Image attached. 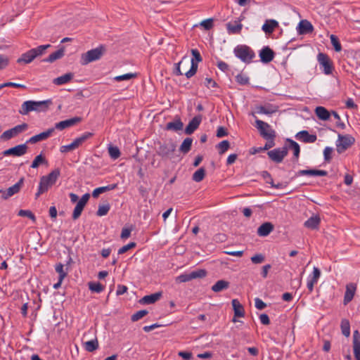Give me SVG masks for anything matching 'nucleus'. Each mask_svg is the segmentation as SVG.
I'll return each instance as SVG.
<instances>
[{
    "mask_svg": "<svg viewBox=\"0 0 360 360\" xmlns=\"http://www.w3.org/2000/svg\"><path fill=\"white\" fill-rule=\"evenodd\" d=\"M53 102L51 99L41 101H26L22 103L18 112L22 115H28L30 112L35 111L37 112H46Z\"/></svg>",
    "mask_w": 360,
    "mask_h": 360,
    "instance_id": "nucleus-1",
    "label": "nucleus"
},
{
    "mask_svg": "<svg viewBox=\"0 0 360 360\" xmlns=\"http://www.w3.org/2000/svg\"><path fill=\"white\" fill-rule=\"evenodd\" d=\"M60 174V171L57 168L51 171L49 174L41 176L35 198H38L41 194L47 192L49 188L56 184Z\"/></svg>",
    "mask_w": 360,
    "mask_h": 360,
    "instance_id": "nucleus-2",
    "label": "nucleus"
},
{
    "mask_svg": "<svg viewBox=\"0 0 360 360\" xmlns=\"http://www.w3.org/2000/svg\"><path fill=\"white\" fill-rule=\"evenodd\" d=\"M51 47V44L40 45L22 53L17 60V63L27 65L31 63L37 57L44 54L46 50Z\"/></svg>",
    "mask_w": 360,
    "mask_h": 360,
    "instance_id": "nucleus-3",
    "label": "nucleus"
},
{
    "mask_svg": "<svg viewBox=\"0 0 360 360\" xmlns=\"http://www.w3.org/2000/svg\"><path fill=\"white\" fill-rule=\"evenodd\" d=\"M233 53L237 58L245 63H250L255 57L254 51L247 45L236 46L234 48Z\"/></svg>",
    "mask_w": 360,
    "mask_h": 360,
    "instance_id": "nucleus-4",
    "label": "nucleus"
},
{
    "mask_svg": "<svg viewBox=\"0 0 360 360\" xmlns=\"http://www.w3.org/2000/svg\"><path fill=\"white\" fill-rule=\"evenodd\" d=\"M105 51L103 46H99L96 49H91L83 53L81 56V63L87 65L91 62L99 60Z\"/></svg>",
    "mask_w": 360,
    "mask_h": 360,
    "instance_id": "nucleus-5",
    "label": "nucleus"
},
{
    "mask_svg": "<svg viewBox=\"0 0 360 360\" xmlns=\"http://www.w3.org/2000/svg\"><path fill=\"white\" fill-rule=\"evenodd\" d=\"M255 127L260 135L266 140L275 139L276 131L268 123L257 119L255 120Z\"/></svg>",
    "mask_w": 360,
    "mask_h": 360,
    "instance_id": "nucleus-6",
    "label": "nucleus"
},
{
    "mask_svg": "<svg viewBox=\"0 0 360 360\" xmlns=\"http://www.w3.org/2000/svg\"><path fill=\"white\" fill-rule=\"evenodd\" d=\"M355 142V139L349 135L338 134V138L336 141V150L339 154L345 152L347 148L351 147Z\"/></svg>",
    "mask_w": 360,
    "mask_h": 360,
    "instance_id": "nucleus-7",
    "label": "nucleus"
},
{
    "mask_svg": "<svg viewBox=\"0 0 360 360\" xmlns=\"http://www.w3.org/2000/svg\"><path fill=\"white\" fill-rule=\"evenodd\" d=\"M28 129V124L27 123H22L20 124L16 125L14 127L9 129L5 131L1 136V141H8L17 136L20 134L23 133Z\"/></svg>",
    "mask_w": 360,
    "mask_h": 360,
    "instance_id": "nucleus-8",
    "label": "nucleus"
},
{
    "mask_svg": "<svg viewBox=\"0 0 360 360\" xmlns=\"http://www.w3.org/2000/svg\"><path fill=\"white\" fill-rule=\"evenodd\" d=\"M176 148V143L172 140H167L160 144L157 150L158 155L162 158H171Z\"/></svg>",
    "mask_w": 360,
    "mask_h": 360,
    "instance_id": "nucleus-9",
    "label": "nucleus"
},
{
    "mask_svg": "<svg viewBox=\"0 0 360 360\" xmlns=\"http://www.w3.org/2000/svg\"><path fill=\"white\" fill-rule=\"evenodd\" d=\"M207 276V271L205 269H198L191 271L189 274H182L176 278L177 283H185L195 278H202Z\"/></svg>",
    "mask_w": 360,
    "mask_h": 360,
    "instance_id": "nucleus-10",
    "label": "nucleus"
},
{
    "mask_svg": "<svg viewBox=\"0 0 360 360\" xmlns=\"http://www.w3.org/2000/svg\"><path fill=\"white\" fill-rule=\"evenodd\" d=\"M288 148L284 146L282 148H274L268 151L267 155L271 160L276 163H281L283 162L285 157L288 155Z\"/></svg>",
    "mask_w": 360,
    "mask_h": 360,
    "instance_id": "nucleus-11",
    "label": "nucleus"
},
{
    "mask_svg": "<svg viewBox=\"0 0 360 360\" xmlns=\"http://www.w3.org/2000/svg\"><path fill=\"white\" fill-rule=\"evenodd\" d=\"M191 53L193 56V58H192L191 62V68L189 70L185 72V75L188 79L191 78L196 73L198 70L197 63L200 62L202 60L200 52L197 49H192Z\"/></svg>",
    "mask_w": 360,
    "mask_h": 360,
    "instance_id": "nucleus-12",
    "label": "nucleus"
},
{
    "mask_svg": "<svg viewBox=\"0 0 360 360\" xmlns=\"http://www.w3.org/2000/svg\"><path fill=\"white\" fill-rule=\"evenodd\" d=\"M27 143L20 144L2 152L4 156L20 157L27 153Z\"/></svg>",
    "mask_w": 360,
    "mask_h": 360,
    "instance_id": "nucleus-13",
    "label": "nucleus"
},
{
    "mask_svg": "<svg viewBox=\"0 0 360 360\" xmlns=\"http://www.w3.org/2000/svg\"><path fill=\"white\" fill-rule=\"evenodd\" d=\"M317 60L319 64L323 68L324 74L330 75L332 73L333 70V63L327 54L319 53L317 56Z\"/></svg>",
    "mask_w": 360,
    "mask_h": 360,
    "instance_id": "nucleus-14",
    "label": "nucleus"
},
{
    "mask_svg": "<svg viewBox=\"0 0 360 360\" xmlns=\"http://www.w3.org/2000/svg\"><path fill=\"white\" fill-rule=\"evenodd\" d=\"M24 177H22L19 179V181L15 184L13 186L9 187L7 188L6 191H3V194L1 198L4 200H7L13 195L18 193L20 192V189L22 188L23 184H24Z\"/></svg>",
    "mask_w": 360,
    "mask_h": 360,
    "instance_id": "nucleus-15",
    "label": "nucleus"
},
{
    "mask_svg": "<svg viewBox=\"0 0 360 360\" xmlns=\"http://www.w3.org/2000/svg\"><path fill=\"white\" fill-rule=\"evenodd\" d=\"M54 131V128H50L45 131L30 137L28 140H27L26 143L34 144L37 142L46 140L53 134Z\"/></svg>",
    "mask_w": 360,
    "mask_h": 360,
    "instance_id": "nucleus-16",
    "label": "nucleus"
},
{
    "mask_svg": "<svg viewBox=\"0 0 360 360\" xmlns=\"http://www.w3.org/2000/svg\"><path fill=\"white\" fill-rule=\"evenodd\" d=\"M241 20L242 19L239 18L226 23V30L229 34H238L240 33L243 28Z\"/></svg>",
    "mask_w": 360,
    "mask_h": 360,
    "instance_id": "nucleus-17",
    "label": "nucleus"
},
{
    "mask_svg": "<svg viewBox=\"0 0 360 360\" xmlns=\"http://www.w3.org/2000/svg\"><path fill=\"white\" fill-rule=\"evenodd\" d=\"M320 276L321 271L318 267L314 266L312 274L309 276L307 284L309 292H311L314 290V286L317 283Z\"/></svg>",
    "mask_w": 360,
    "mask_h": 360,
    "instance_id": "nucleus-18",
    "label": "nucleus"
},
{
    "mask_svg": "<svg viewBox=\"0 0 360 360\" xmlns=\"http://www.w3.org/2000/svg\"><path fill=\"white\" fill-rule=\"evenodd\" d=\"M81 121L82 117H75L56 123L55 124L54 129H57L58 130H63L66 128L75 125L76 124L80 122Z\"/></svg>",
    "mask_w": 360,
    "mask_h": 360,
    "instance_id": "nucleus-19",
    "label": "nucleus"
},
{
    "mask_svg": "<svg viewBox=\"0 0 360 360\" xmlns=\"http://www.w3.org/2000/svg\"><path fill=\"white\" fill-rule=\"evenodd\" d=\"M202 121L200 115L195 116L188 124L185 129V134L190 135L193 134L199 127Z\"/></svg>",
    "mask_w": 360,
    "mask_h": 360,
    "instance_id": "nucleus-20",
    "label": "nucleus"
},
{
    "mask_svg": "<svg viewBox=\"0 0 360 360\" xmlns=\"http://www.w3.org/2000/svg\"><path fill=\"white\" fill-rule=\"evenodd\" d=\"M295 137L300 141L307 143H314L317 139V136L316 134H309V132L306 130H302L298 132L295 135Z\"/></svg>",
    "mask_w": 360,
    "mask_h": 360,
    "instance_id": "nucleus-21",
    "label": "nucleus"
},
{
    "mask_svg": "<svg viewBox=\"0 0 360 360\" xmlns=\"http://www.w3.org/2000/svg\"><path fill=\"white\" fill-rule=\"evenodd\" d=\"M356 290V285L355 283H350L346 285V290L345 292L344 300H343L345 305L347 304L349 302H350L352 300V299L355 295Z\"/></svg>",
    "mask_w": 360,
    "mask_h": 360,
    "instance_id": "nucleus-22",
    "label": "nucleus"
},
{
    "mask_svg": "<svg viewBox=\"0 0 360 360\" xmlns=\"http://www.w3.org/2000/svg\"><path fill=\"white\" fill-rule=\"evenodd\" d=\"M274 52L269 46L264 47L259 52L261 61L264 63H268L273 60Z\"/></svg>",
    "mask_w": 360,
    "mask_h": 360,
    "instance_id": "nucleus-23",
    "label": "nucleus"
},
{
    "mask_svg": "<svg viewBox=\"0 0 360 360\" xmlns=\"http://www.w3.org/2000/svg\"><path fill=\"white\" fill-rule=\"evenodd\" d=\"M353 350L355 359L360 360V333L357 330L353 333Z\"/></svg>",
    "mask_w": 360,
    "mask_h": 360,
    "instance_id": "nucleus-24",
    "label": "nucleus"
},
{
    "mask_svg": "<svg viewBox=\"0 0 360 360\" xmlns=\"http://www.w3.org/2000/svg\"><path fill=\"white\" fill-rule=\"evenodd\" d=\"M313 25L307 20H301L298 24L297 32L300 34L311 33L313 32Z\"/></svg>",
    "mask_w": 360,
    "mask_h": 360,
    "instance_id": "nucleus-25",
    "label": "nucleus"
},
{
    "mask_svg": "<svg viewBox=\"0 0 360 360\" xmlns=\"http://www.w3.org/2000/svg\"><path fill=\"white\" fill-rule=\"evenodd\" d=\"M161 297L162 292H158L144 296L139 300V303L142 304H151L159 300Z\"/></svg>",
    "mask_w": 360,
    "mask_h": 360,
    "instance_id": "nucleus-26",
    "label": "nucleus"
},
{
    "mask_svg": "<svg viewBox=\"0 0 360 360\" xmlns=\"http://www.w3.org/2000/svg\"><path fill=\"white\" fill-rule=\"evenodd\" d=\"M297 176H326L328 175V172L325 170H319V169H302L297 172Z\"/></svg>",
    "mask_w": 360,
    "mask_h": 360,
    "instance_id": "nucleus-27",
    "label": "nucleus"
},
{
    "mask_svg": "<svg viewBox=\"0 0 360 360\" xmlns=\"http://www.w3.org/2000/svg\"><path fill=\"white\" fill-rule=\"evenodd\" d=\"M65 54V48L63 46L56 51L50 54L47 58L43 60L44 62L46 63H53L58 59H60L63 57Z\"/></svg>",
    "mask_w": 360,
    "mask_h": 360,
    "instance_id": "nucleus-28",
    "label": "nucleus"
},
{
    "mask_svg": "<svg viewBox=\"0 0 360 360\" xmlns=\"http://www.w3.org/2000/svg\"><path fill=\"white\" fill-rule=\"evenodd\" d=\"M274 230V225L271 222L262 224L257 229L259 236H266Z\"/></svg>",
    "mask_w": 360,
    "mask_h": 360,
    "instance_id": "nucleus-29",
    "label": "nucleus"
},
{
    "mask_svg": "<svg viewBox=\"0 0 360 360\" xmlns=\"http://www.w3.org/2000/svg\"><path fill=\"white\" fill-rule=\"evenodd\" d=\"M257 112L260 114L271 115L278 110V107L268 104L266 105H260L257 108Z\"/></svg>",
    "mask_w": 360,
    "mask_h": 360,
    "instance_id": "nucleus-30",
    "label": "nucleus"
},
{
    "mask_svg": "<svg viewBox=\"0 0 360 360\" xmlns=\"http://www.w3.org/2000/svg\"><path fill=\"white\" fill-rule=\"evenodd\" d=\"M231 304L234 310L235 316L243 317L245 315L244 309L240 302L237 299H233L231 301Z\"/></svg>",
    "mask_w": 360,
    "mask_h": 360,
    "instance_id": "nucleus-31",
    "label": "nucleus"
},
{
    "mask_svg": "<svg viewBox=\"0 0 360 360\" xmlns=\"http://www.w3.org/2000/svg\"><path fill=\"white\" fill-rule=\"evenodd\" d=\"M278 25V23L275 20H267L262 25V30L266 34H271L274 29Z\"/></svg>",
    "mask_w": 360,
    "mask_h": 360,
    "instance_id": "nucleus-32",
    "label": "nucleus"
},
{
    "mask_svg": "<svg viewBox=\"0 0 360 360\" xmlns=\"http://www.w3.org/2000/svg\"><path fill=\"white\" fill-rule=\"evenodd\" d=\"M183 127V122H181L180 118H177L174 120L173 122H168L166 125V129L178 131L182 130Z\"/></svg>",
    "mask_w": 360,
    "mask_h": 360,
    "instance_id": "nucleus-33",
    "label": "nucleus"
},
{
    "mask_svg": "<svg viewBox=\"0 0 360 360\" xmlns=\"http://www.w3.org/2000/svg\"><path fill=\"white\" fill-rule=\"evenodd\" d=\"M320 221L321 219L318 215L312 216L304 222V226L311 229H318Z\"/></svg>",
    "mask_w": 360,
    "mask_h": 360,
    "instance_id": "nucleus-34",
    "label": "nucleus"
},
{
    "mask_svg": "<svg viewBox=\"0 0 360 360\" xmlns=\"http://www.w3.org/2000/svg\"><path fill=\"white\" fill-rule=\"evenodd\" d=\"M73 74L71 72L66 73L53 79V84L56 85H63L68 83L72 78Z\"/></svg>",
    "mask_w": 360,
    "mask_h": 360,
    "instance_id": "nucleus-35",
    "label": "nucleus"
},
{
    "mask_svg": "<svg viewBox=\"0 0 360 360\" xmlns=\"http://www.w3.org/2000/svg\"><path fill=\"white\" fill-rule=\"evenodd\" d=\"M315 112L319 119L321 120H328L330 118L329 111L324 107L319 106L315 109Z\"/></svg>",
    "mask_w": 360,
    "mask_h": 360,
    "instance_id": "nucleus-36",
    "label": "nucleus"
},
{
    "mask_svg": "<svg viewBox=\"0 0 360 360\" xmlns=\"http://www.w3.org/2000/svg\"><path fill=\"white\" fill-rule=\"evenodd\" d=\"M117 184H110L106 186L96 188L92 193V196L95 198H98L100 194L115 189Z\"/></svg>",
    "mask_w": 360,
    "mask_h": 360,
    "instance_id": "nucleus-37",
    "label": "nucleus"
},
{
    "mask_svg": "<svg viewBox=\"0 0 360 360\" xmlns=\"http://www.w3.org/2000/svg\"><path fill=\"white\" fill-rule=\"evenodd\" d=\"M229 287V282L224 280H219L212 286V290L215 292H221Z\"/></svg>",
    "mask_w": 360,
    "mask_h": 360,
    "instance_id": "nucleus-38",
    "label": "nucleus"
},
{
    "mask_svg": "<svg viewBox=\"0 0 360 360\" xmlns=\"http://www.w3.org/2000/svg\"><path fill=\"white\" fill-rule=\"evenodd\" d=\"M192 142L191 138H186L180 146L179 150L184 154L188 153L191 150Z\"/></svg>",
    "mask_w": 360,
    "mask_h": 360,
    "instance_id": "nucleus-39",
    "label": "nucleus"
},
{
    "mask_svg": "<svg viewBox=\"0 0 360 360\" xmlns=\"http://www.w3.org/2000/svg\"><path fill=\"white\" fill-rule=\"evenodd\" d=\"M340 328L342 333L347 338L350 335V323L348 319H343L341 321Z\"/></svg>",
    "mask_w": 360,
    "mask_h": 360,
    "instance_id": "nucleus-40",
    "label": "nucleus"
},
{
    "mask_svg": "<svg viewBox=\"0 0 360 360\" xmlns=\"http://www.w3.org/2000/svg\"><path fill=\"white\" fill-rule=\"evenodd\" d=\"M205 176V169L204 167H200L193 173L192 179L195 182H200L204 179Z\"/></svg>",
    "mask_w": 360,
    "mask_h": 360,
    "instance_id": "nucleus-41",
    "label": "nucleus"
},
{
    "mask_svg": "<svg viewBox=\"0 0 360 360\" xmlns=\"http://www.w3.org/2000/svg\"><path fill=\"white\" fill-rule=\"evenodd\" d=\"M89 288L91 291L100 293L104 290L105 287L101 283L97 282H89L88 283Z\"/></svg>",
    "mask_w": 360,
    "mask_h": 360,
    "instance_id": "nucleus-42",
    "label": "nucleus"
},
{
    "mask_svg": "<svg viewBox=\"0 0 360 360\" xmlns=\"http://www.w3.org/2000/svg\"><path fill=\"white\" fill-rule=\"evenodd\" d=\"M98 348V342L97 339L91 340L85 342V349L89 352H92Z\"/></svg>",
    "mask_w": 360,
    "mask_h": 360,
    "instance_id": "nucleus-43",
    "label": "nucleus"
},
{
    "mask_svg": "<svg viewBox=\"0 0 360 360\" xmlns=\"http://www.w3.org/2000/svg\"><path fill=\"white\" fill-rule=\"evenodd\" d=\"M84 207H85V205L84 204H82L78 201L77 204L76 205V206L73 210V213H72V219L74 220L77 219L80 217Z\"/></svg>",
    "mask_w": 360,
    "mask_h": 360,
    "instance_id": "nucleus-44",
    "label": "nucleus"
},
{
    "mask_svg": "<svg viewBox=\"0 0 360 360\" xmlns=\"http://www.w3.org/2000/svg\"><path fill=\"white\" fill-rule=\"evenodd\" d=\"M46 162H47L45 157L42 154H40L35 157L31 165V167L35 169L37 168L41 164H45Z\"/></svg>",
    "mask_w": 360,
    "mask_h": 360,
    "instance_id": "nucleus-45",
    "label": "nucleus"
},
{
    "mask_svg": "<svg viewBox=\"0 0 360 360\" xmlns=\"http://www.w3.org/2000/svg\"><path fill=\"white\" fill-rule=\"evenodd\" d=\"M288 141L290 143V148H291L293 150L294 156L297 159L299 158L300 153V148L299 144L291 139H288Z\"/></svg>",
    "mask_w": 360,
    "mask_h": 360,
    "instance_id": "nucleus-46",
    "label": "nucleus"
},
{
    "mask_svg": "<svg viewBox=\"0 0 360 360\" xmlns=\"http://www.w3.org/2000/svg\"><path fill=\"white\" fill-rule=\"evenodd\" d=\"M330 39L332 45L334 47L335 51L337 52H340L342 50V46L338 37L334 34H331L330 36Z\"/></svg>",
    "mask_w": 360,
    "mask_h": 360,
    "instance_id": "nucleus-47",
    "label": "nucleus"
},
{
    "mask_svg": "<svg viewBox=\"0 0 360 360\" xmlns=\"http://www.w3.org/2000/svg\"><path fill=\"white\" fill-rule=\"evenodd\" d=\"M92 136V134L90 132H86L82 135L81 136L75 139L73 142L77 147H79L86 139L90 138Z\"/></svg>",
    "mask_w": 360,
    "mask_h": 360,
    "instance_id": "nucleus-48",
    "label": "nucleus"
},
{
    "mask_svg": "<svg viewBox=\"0 0 360 360\" xmlns=\"http://www.w3.org/2000/svg\"><path fill=\"white\" fill-rule=\"evenodd\" d=\"M230 147V143L227 140H224L221 141L217 146V148L219 149V154H223L226 151L229 150Z\"/></svg>",
    "mask_w": 360,
    "mask_h": 360,
    "instance_id": "nucleus-49",
    "label": "nucleus"
},
{
    "mask_svg": "<svg viewBox=\"0 0 360 360\" xmlns=\"http://www.w3.org/2000/svg\"><path fill=\"white\" fill-rule=\"evenodd\" d=\"M137 74L136 73H127L122 75L116 76L114 77V79L116 82H121L124 80H129L131 79H134L136 77Z\"/></svg>",
    "mask_w": 360,
    "mask_h": 360,
    "instance_id": "nucleus-50",
    "label": "nucleus"
},
{
    "mask_svg": "<svg viewBox=\"0 0 360 360\" xmlns=\"http://www.w3.org/2000/svg\"><path fill=\"white\" fill-rule=\"evenodd\" d=\"M236 81L240 85L249 84V77L245 74L240 73L236 76Z\"/></svg>",
    "mask_w": 360,
    "mask_h": 360,
    "instance_id": "nucleus-51",
    "label": "nucleus"
},
{
    "mask_svg": "<svg viewBox=\"0 0 360 360\" xmlns=\"http://www.w3.org/2000/svg\"><path fill=\"white\" fill-rule=\"evenodd\" d=\"M108 153L110 156L114 160L117 159L120 156V151L117 146H109Z\"/></svg>",
    "mask_w": 360,
    "mask_h": 360,
    "instance_id": "nucleus-52",
    "label": "nucleus"
},
{
    "mask_svg": "<svg viewBox=\"0 0 360 360\" xmlns=\"http://www.w3.org/2000/svg\"><path fill=\"white\" fill-rule=\"evenodd\" d=\"M148 313V311L146 309L138 311L131 316V320L134 322L137 321L147 315Z\"/></svg>",
    "mask_w": 360,
    "mask_h": 360,
    "instance_id": "nucleus-53",
    "label": "nucleus"
},
{
    "mask_svg": "<svg viewBox=\"0 0 360 360\" xmlns=\"http://www.w3.org/2000/svg\"><path fill=\"white\" fill-rule=\"evenodd\" d=\"M110 206L109 204L99 205L96 214L99 217L106 215L109 212Z\"/></svg>",
    "mask_w": 360,
    "mask_h": 360,
    "instance_id": "nucleus-54",
    "label": "nucleus"
},
{
    "mask_svg": "<svg viewBox=\"0 0 360 360\" xmlns=\"http://www.w3.org/2000/svg\"><path fill=\"white\" fill-rule=\"evenodd\" d=\"M64 266L63 264L59 263L56 266V271L59 274V278L60 281H63L65 277L67 276V273L64 271Z\"/></svg>",
    "mask_w": 360,
    "mask_h": 360,
    "instance_id": "nucleus-55",
    "label": "nucleus"
},
{
    "mask_svg": "<svg viewBox=\"0 0 360 360\" xmlns=\"http://www.w3.org/2000/svg\"><path fill=\"white\" fill-rule=\"evenodd\" d=\"M9 65V58L3 54H0V70H4Z\"/></svg>",
    "mask_w": 360,
    "mask_h": 360,
    "instance_id": "nucleus-56",
    "label": "nucleus"
},
{
    "mask_svg": "<svg viewBox=\"0 0 360 360\" xmlns=\"http://www.w3.org/2000/svg\"><path fill=\"white\" fill-rule=\"evenodd\" d=\"M18 216L20 217H28L29 219H30L31 220H32L33 221H35L36 220V217L33 214V213L30 211V210H20L19 212H18Z\"/></svg>",
    "mask_w": 360,
    "mask_h": 360,
    "instance_id": "nucleus-57",
    "label": "nucleus"
},
{
    "mask_svg": "<svg viewBox=\"0 0 360 360\" xmlns=\"http://www.w3.org/2000/svg\"><path fill=\"white\" fill-rule=\"evenodd\" d=\"M136 243H134V242H131V243H129V244H127V245H124V246H122V248H120L118 250V254H119V255L124 254V253H125L126 252H127L128 250H129L130 249L135 248V247H136Z\"/></svg>",
    "mask_w": 360,
    "mask_h": 360,
    "instance_id": "nucleus-58",
    "label": "nucleus"
},
{
    "mask_svg": "<svg viewBox=\"0 0 360 360\" xmlns=\"http://www.w3.org/2000/svg\"><path fill=\"white\" fill-rule=\"evenodd\" d=\"M200 25L206 30H210L213 27V20L212 18L206 19L200 22Z\"/></svg>",
    "mask_w": 360,
    "mask_h": 360,
    "instance_id": "nucleus-59",
    "label": "nucleus"
},
{
    "mask_svg": "<svg viewBox=\"0 0 360 360\" xmlns=\"http://www.w3.org/2000/svg\"><path fill=\"white\" fill-rule=\"evenodd\" d=\"M333 148L330 147H326L323 150L324 160L326 162H330L332 159Z\"/></svg>",
    "mask_w": 360,
    "mask_h": 360,
    "instance_id": "nucleus-60",
    "label": "nucleus"
},
{
    "mask_svg": "<svg viewBox=\"0 0 360 360\" xmlns=\"http://www.w3.org/2000/svg\"><path fill=\"white\" fill-rule=\"evenodd\" d=\"M261 176L266 181V184H269L270 185L273 184V178L271 177L270 173L268 172L267 171H262L261 172Z\"/></svg>",
    "mask_w": 360,
    "mask_h": 360,
    "instance_id": "nucleus-61",
    "label": "nucleus"
},
{
    "mask_svg": "<svg viewBox=\"0 0 360 360\" xmlns=\"http://www.w3.org/2000/svg\"><path fill=\"white\" fill-rule=\"evenodd\" d=\"M251 261L254 264H261L264 261V256L262 254H257L251 257Z\"/></svg>",
    "mask_w": 360,
    "mask_h": 360,
    "instance_id": "nucleus-62",
    "label": "nucleus"
},
{
    "mask_svg": "<svg viewBox=\"0 0 360 360\" xmlns=\"http://www.w3.org/2000/svg\"><path fill=\"white\" fill-rule=\"evenodd\" d=\"M332 115H333L334 118L337 120V127H340L341 129H345V124L342 122H341L340 116L339 115V114L335 111H333Z\"/></svg>",
    "mask_w": 360,
    "mask_h": 360,
    "instance_id": "nucleus-63",
    "label": "nucleus"
},
{
    "mask_svg": "<svg viewBox=\"0 0 360 360\" xmlns=\"http://www.w3.org/2000/svg\"><path fill=\"white\" fill-rule=\"evenodd\" d=\"M205 85L208 89L217 87V84L216 82L214 81L212 78L209 77L205 78Z\"/></svg>",
    "mask_w": 360,
    "mask_h": 360,
    "instance_id": "nucleus-64",
    "label": "nucleus"
}]
</instances>
